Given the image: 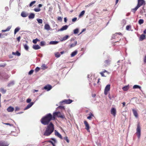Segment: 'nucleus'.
I'll return each mask as SVG.
<instances>
[{"label": "nucleus", "mask_w": 146, "mask_h": 146, "mask_svg": "<svg viewBox=\"0 0 146 146\" xmlns=\"http://www.w3.org/2000/svg\"><path fill=\"white\" fill-rule=\"evenodd\" d=\"M53 120V116L51 113H49L46 114L41 119V123L44 125H47L50 121Z\"/></svg>", "instance_id": "1"}, {"label": "nucleus", "mask_w": 146, "mask_h": 146, "mask_svg": "<svg viewBox=\"0 0 146 146\" xmlns=\"http://www.w3.org/2000/svg\"><path fill=\"white\" fill-rule=\"evenodd\" d=\"M54 125L50 123L46 127L43 135L45 136H49L53 132L54 130Z\"/></svg>", "instance_id": "2"}, {"label": "nucleus", "mask_w": 146, "mask_h": 146, "mask_svg": "<svg viewBox=\"0 0 146 146\" xmlns=\"http://www.w3.org/2000/svg\"><path fill=\"white\" fill-rule=\"evenodd\" d=\"M53 120L55 119V117L57 116L59 117H60L62 119H64L65 117L64 114H61L60 112H56L53 113Z\"/></svg>", "instance_id": "3"}, {"label": "nucleus", "mask_w": 146, "mask_h": 146, "mask_svg": "<svg viewBox=\"0 0 146 146\" xmlns=\"http://www.w3.org/2000/svg\"><path fill=\"white\" fill-rule=\"evenodd\" d=\"M141 127L140 125V123H138L137 125L136 129V134L138 138H139L141 136Z\"/></svg>", "instance_id": "4"}, {"label": "nucleus", "mask_w": 146, "mask_h": 146, "mask_svg": "<svg viewBox=\"0 0 146 146\" xmlns=\"http://www.w3.org/2000/svg\"><path fill=\"white\" fill-rule=\"evenodd\" d=\"M121 33H116L113 35L112 37L114 39L116 38H118V39H119V40H120V38L121 37Z\"/></svg>", "instance_id": "5"}, {"label": "nucleus", "mask_w": 146, "mask_h": 146, "mask_svg": "<svg viewBox=\"0 0 146 146\" xmlns=\"http://www.w3.org/2000/svg\"><path fill=\"white\" fill-rule=\"evenodd\" d=\"M145 4V1L144 0H138V3L137 6L139 8L143 5H144Z\"/></svg>", "instance_id": "6"}, {"label": "nucleus", "mask_w": 146, "mask_h": 146, "mask_svg": "<svg viewBox=\"0 0 146 146\" xmlns=\"http://www.w3.org/2000/svg\"><path fill=\"white\" fill-rule=\"evenodd\" d=\"M110 84H108L105 87L104 91V93L105 95H107L108 92L110 91Z\"/></svg>", "instance_id": "7"}, {"label": "nucleus", "mask_w": 146, "mask_h": 146, "mask_svg": "<svg viewBox=\"0 0 146 146\" xmlns=\"http://www.w3.org/2000/svg\"><path fill=\"white\" fill-rule=\"evenodd\" d=\"M84 123L85 125V129L87 130L88 132H90V127L88 123L86 121H84Z\"/></svg>", "instance_id": "8"}, {"label": "nucleus", "mask_w": 146, "mask_h": 146, "mask_svg": "<svg viewBox=\"0 0 146 146\" xmlns=\"http://www.w3.org/2000/svg\"><path fill=\"white\" fill-rule=\"evenodd\" d=\"M116 109L115 108H113L111 110V113L114 117L115 116L116 114Z\"/></svg>", "instance_id": "9"}, {"label": "nucleus", "mask_w": 146, "mask_h": 146, "mask_svg": "<svg viewBox=\"0 0 146 146\" xmlns=\"http://www.w3.org/2000/svg\"><path fill=\"white\" fill-rule=\"evenodd\" d=\"M110 60L109 59L105 60L104 62L103 66L104 67H106L109 66L110 64Z\"/></svg>", "instance_id": "10"}, {"label": "nucleus", "mask_w": 146, "mask_h": 146, "mask_svg": "<svg viewBox=\"0 0 146 146\" xmlns=\"http://www.w3.org/2000/svg\"><path fill=\"white\" fill-rule=\"evenodd\" d=\"M52 88V86L50 85H47L45 86L44 88V89L46 90L47 91H49Z\"/></svg>", "instance_id": "11"}, {"label": "nucleus", "mask_w": 146, "mask_h": 146, "mask_svg": "<svg viewBox=\"0 0 146 146\" xmlns=\"http://www.w3.org/2000/svg\"><path fill=\"white\" fill-rule=\"evenodd\" d=\"M55 135L56 136L60 138L61 139H62V137L61 135L56 130L54 131Z\"/></svg>", "instance_id": "12"}, {"label": "nucleus", "mask_w": 146, "mask_h": 146, "mask_svg": "<svg viewBox=\"0 0 146 146\" xmlns=\"http://www.w3.org/2000/svg\"><path fill=\"white\" fill-rule=\"evenodd\" d=\"M34 103L33 102H31L29 104H28L26 107L24 109V110H27L30 108H31L32 105Z\"/></svg>", "instance_id": "13"}, {"label": "nucleus", "mask_w": 146, "mask_h": 146, "mask_svg": "<svg viewBox=\"0 0 146 146\" xmlns=\"http://www.w3.org/2000/svg\"><path fill=\"white\" fill-rule=\"evenodd\" d=\"M72 100L70 99L65 100L63 102L65 103L66 104H70L72 102Z\"/></svg>", "instance_id": "14"}, {"label": "nucleus", "mask_w": 146, "mask_h": 146, "mask_svg": "<svg viewBox=\"0 0 146 146\" xmlns=\"http://www.w3.org/2000/svg\"><path fill=\"white\" fill-rule=\"evenodd\" d=\"M14 110V108L11 106L9 107L7 109V110L9 112H12Z\"/></svg>", "instance_id": "15"}, {"label": "nucleus", "mask_w": 146, "mask_h": 146, "mask_svg": "<svg viewBox=\"0 0 146 146\" xmlns=\"http://www.w3.org/2000/svg\"><path fill=\"white\" fill-rule=\"evenodd\" d=\"M132 111L134 115L137 118L138 117V114L137 111L134 109H132Z\"/></svg>", "instance_id": "16"}, {"label": "nucleus", "mask_w": 146, "mask_h": 146, "mask_svg": "<svg viewBox=\"0 0 146 146\" xmlns=\"http://www.w3.org/2000/svg\"><path fill=\"white\" fill-rule=\"evenodd\" d=\"M68 27V26L67 25H65L64 26H63L59 30V31H63L64 30H66L67 29Z\"/></svg>", "instance_id": "17"}, {"label": "nucleus", "mask_w": 146, "mask_h": 146, "mask_svg": "<svg viewBox=\"0 0 146 146\" xmlns=\"http://www.w3.org/2000/svg\"><path fill=\"white\" fill-rule=\"evenodd\" d=\"M33 48L35 50H38L40 48V47L38 45H33Z\"/></svg>", "instance_id": "18"}, {"label": "nucleus", "mask_w": 146, "mask_h": 146, "mask_svg": "<svg viewBox=\"0 0 146 146\" xmlns=\"http://www.w3.org/2000/svg\"><path fill=\"white\" fill-rule=\"evenodd\" d=\"M44 28L45 29L49 31L50 30V28L48 24H46L44 25Z\"/></svg>", "instance_id": "19"}, {"label": "nucleus", "mask_w": 146, "mask_h": 146, "mask_svg": "<svg viewBox=\"0 0 146 146\" xmlns=\"http://www.w3.org/2000/svg\"><path fill=\"white\" fill-rule=\"evenodd\" d=\"M88 115L89 116L87 117V118L89 120H91L92 117L94 116L93 114L91 112L89 113Z\"/></svg>", "instance_id": "20"}, {"label": "nucleus", "mask_w": 146, "mask_h": 146, "mask_svg": "<svg viewBox=\"0 0 146 146\" xmlns=\"http://www.w3.org/2000/svg\"><path fill=\"white\" fill-rule=\"evenodd\" d=\"M35 17V15L33 13H31L29 14V19H33Z\"/></svg>", "instance_id": "21"}, {"label": "nucleus", "mask_w": 146, "mask_h": 146, "mask_svg": "<svg viewBox=\"0 0 146 146\" xmlns=\"http://www.w3.org/2000/svg\"><path fill=\"white\" fill-rule=\"evenodd\" d=\"M11 26H9L6 29L2 30L1 31L3 32H6L10 30L11 28Z\"/></svg>", "instance_id": "22"}, {"label": "nucleus", "mask_w": 146, "mask_h": 146, "mask_svg": "<svg viewBox=\"0 0 146 146\" xmlns=\"http://www.w3.org/2000/svg\"><path fill=\"white\" fill-rule=\"evenodd\" d=\"M139 8V7L137 6L134 8L132 9L131 10V11L134 13H135Z\"/></svg>", "instance_id": "23"}, {"label": "nucleus", "mask_w": 146, "mask_h": 146, "mask_svg": "<svg viewBox=\"0 0 146 146\" xmlns=\"http://www.w3.org/2000/svg\"><path fill=\"white\" fill-rule=\"evenodd\" d=\"M12 54L15 55H17L19 56L21 54L18 51H17L15 52H13Z\"/></svg>", "instance_id": "24"}, {"label": "nucleus", "mask_w": 146, "mask_h": 146, "mask_svg": "<svg viewBox=\"0 0 146 146\" xmlns=\"http://www.w3.org/2000/svg\"><path fill=\"white\" fill-rule=\"evenodd\" d=\"M145 35L143 34L141 35L139 38L140 40H144L145 38Z\"/></svg>", "instance_id": "25"}, {"label": "nucleus", "mask_w": 146, "mask_h": 146, "mask_svg": "<svg viewBox=\"0 0 146 146\" xmlns=\"http://www.w3.org/2000/svg\"><path fill=\"white\" fill-rule=\"evenodd\" d=\"M77 53V51L76 50H75L71 54V57H73L76 55Z\"/></svg>", "instance_id": "26"}, {"label": "nucleus", "mask_w": 146, "mask_h": 146, "mask_svg": "<svg viewBox=\"0 0 146 146\" xmlns=\"http://www.w3.org/2000/svg\"><path fill=\"white\" fill-rule=\"evenodd\" d=\"M21 15L23 17H26L27 16V14L26 13L24 12L21 13Z\"/></svg>", "instance_id": "27"}, {"label": "nucleus", "mask_w": 146, "mask_h": 146, "mask_svg": "<svg viewBox=\"0 0 146 146\" xmlns=\"http://www.w3.org/2000/svg\"><path fill=\"white\" fill-rule=\"evenodd\" d=\"M15 84L14 82L13 81L10 82L8 84V86H11Z\"/></svg>", "instance_id": "28"}, {"label": "nucleus", "mask_w": 146, "mask_h": 146, "mask_svg": "<svg viewBox=\"0 0 146 146\" xmlns=\"http://www.w3.org/2000/svg\"><path fill=\"white\" fill-rule=\"evenodd\" d=\"M133 89L139 88L140 90L141 89V88L140 86L136 85H134L133 87Z\"/></svg>", "instance_id": "29"}, {"label": "nucleus", "mask_w": 146, "mask_h": 146, "mask_svg": "<svg viewBox=\"0 0 146 146\" xmlns=\"http://www.w3.org/2000/svg\"><path fill=\"white\" fill-rule=\"evenodd\" d=\"M129 88V87L128 86H125L122 88L123 90L124 91H127Z\"/></svg>", "instance_id": "30"}, {"label": "nucleus", "mask_w": 146, "mask_h": 146, "mask_svg": "<svg viewBox=\"0 0 146 146\" xmlns=\"http://www.w3.org/2000/svg\"><path fill=\"white\" fill-rule=\"evenodd\" d=\"M0 146H8V145H5L4 142L0 141Z\"/></svg>", "instance_id": "31"}, {"label": "nucleus", "mask_w": 146, "mask_h": 146, "mask_svg": "<svg viewBox=\"0 0 146 146\" xmlns=\"http://www.w3.org/2000/svg\"><path fill=\"white\" fill-rule=\"evenodd\" d=\"M20 29L19 28L17 27L14 30V34L15 35L20 30Z\"/></svg>", "instance_id": "32"}, {"label": "nucleus", "mask_w": 146, "mask_h": 146, "mask_svg": "<svg viewBox=\"0 0 146 146\" xmlns=\"http://www.w3.org/2000/svg\"><path fill=\"white\" fill-rule=\"evenodd\" d=\"M36 1H33L31 2L29 5V7H31L33 5L36 3Z\"/></svg>", "instance_id": "33"}, {"label": "nucleus", "mask_w": 146, "mask_h": 146, "mask_svg": "<svg viewBox=\"0 0 146 146\" xmlns=\"http://www.w3.org/2000/svg\"><path fill=\"white\" fill-rule=\"evenodd\" d=\"M25 49L27 50L28 51L29 50V47L27 44H25L23 45Z\"/></svg>", "instance_id": "34"}, {"label": "nucleus", "mask_w": 146, "mask_h": 146, "mask_svg": "<svg viewBox=\"0 0 146 146\" xmlns=\"http://www.w3.org/2000/svg\"><path fill=\"white\" fill-rule=\"evenodd\" d=\"M58 42L57 41H52L50 42V44H57Z\"/></svg>", "instance_id": "35"}, {"label": "nucleus", "mask_w": 146, "mask_h": 146, "mask_svg": "<svg viewBox=\"0 0 146 146\" xmlns=\"http://www.w3.org/2000/svg\"><path fill=\"white\" fill-rule=\"evenodd\" d=\"M1 92L2 94H4L6 93V90L4 88H2L1 89Z\"/></svg>", "instance_id": "36"}, {"label": "nucleus", "mask_w": 146, "mask_h": 146, "mask_svg": "<svg viewBox=\"0 0 146 146\" xmlns=\"http://www.w3.org/2000/svg\"><path fill=\"white\" fill-rule=\"evenodd\" d=\"M55 56L56 58H58L60 57V55L58 52H56L55 53Z\"/></svg>", "instance_id": "37"}, {"label": "nucleus", "mask_w": 146, "mask_h": 146, "mask_svg": "<svg viewBox=\"0 0 146 146\" xmlns=\"http://www.w3.org/2000/svg\"><path fill=\"white\" fill-rule=\"evenodd\" d=\"M40 40L37 38H36L33 40V42L34 44H36L37 41H39Z\"/></svg>", "instance_id": "38"}, {"label": "nucleus", "mask_w": 146, "mask_h": 146, "mask_svg": "<svg viewBox=\"0 0 146 146\" xmlns=\"http://www.w3.org/2000/svg\"><path fill=\"white\" fill-rule=\"evenodd\" d=\"M79 30L78 29H74V33L75 34H77L78 33Z\"/></svg>", "instance_id": "39"}, {"label": "nucleus", "mask_w": 146, "mask_h": 146, "mask_svg": "<svg viewBox=\"0 0 146 146\" xmlns=\"http://www.w3.org/2000/svg\"><path fill=\"white\" fill-rule=\"evenodd\" d=\"M77 43V41H75L74 43L71 44L70 46V47L71 48L75 46L76 45Z\"/></svg>", "instance_id": "40"}, {"label": "nucleus", "mask_w": 146, "mask_h": 146, "mask_svg": "<svg viewBox=\"0 0 146 146\" xmlns=\"http://www.w3.org/2000/svg\"><path fill=\"white\" fill-rule=\"evenodd\" d=\"M138 23L139 24H141L144 23V21L142 19H140L139 20Z\"/></svg>", "instance_id": "41"}, {"label": "nucleus", "mask_w": 146, "mask_h": 146, "mask_svg": "<svg viewBox=\"0 0 146 146\" xmlns=\"http://www.w3.org/2000/svg\"><path fill=\"white\" fill-rule=\"evenodd\" d=\"M37 21L39 23L41 24L42 23V19H36Z\"/></svg>", "instance_id": "42"}, {"label": "nucleus", "mask_w": 146, "mask_h": 146, "mask_svg": "<svg viewBox=\"0 0 146 146\" xmlns=\"http://www.w3.org/2000/svg\"><path fill=\"white\" fill-rule=\"evenodd\" d=\"M85 12V11L84 10V11H82L81 12V13H80V14L79 15V16L80 17H81V16H82V15H83L84 14Z\"/></svg>", "instance_id": "43"}, {"label": "nucleus", "mask_w": 146, "mask_h": 146, "mask_svg": "<svg viewBox=\"0 0 146 146\" xmlns=\"http://www.w3.org/2000/svg\"><path fill=\"white\" fill-rule=\"evenodd\" d=\"M131 29V27L130 25H127L126 27V29L127 30H130Z\"/></svg>", "instance_id": "44"}, {"label": "nucleus", "mask_w": 146, "mask_h": 146, "mask_svg": "<svg viewBox=\"0 0 146 146\" xmlns=\"http://www.w3.org/2000/svg\"><path fill=\"white\" fill-rule=\"evenodd\" d=\"M64 139L68 143H69V140L68 139V137L67 136H66L65 137H64Z\"/></svg>", "instance_id": "45"}, {"label": "nucleus", "mask_w": 146, "mask_h": 146, "mask_svg": "<svg viewBox=\"0 0 146 146\" xmlns=\"http://www.w3.org/2000/svg\"><path fill=\"white\" fill-rule=\"evenodd\" d=\"M45 43L44 41H42L40 43V45L42 46H43L45 45Z\"/></svg>", "instance_id": "46"}, {"label": "nucleus", "mask_w": 146, "mask_h": 146, "mask_svg": "<svg viewBox=\"0 0 146 146\" xmlns=\"http://www.w3.org/2000/svg\"><path fill=\"white\" fill-rule=\"evenodd\" d=\"M68 36L66 35L63 38V40H65L68 39Z\"/></svg>", "instance_id": "47"}, {"label": "nucleus", "mask_w": 146, "mask_h": 146, "mask_svg": "<svg viewBox=\"0 0 146 146\" xmlns=\"http://www.w3.org/2000/svg\"><path fill=\"white\" fill-rule=\"evenodd\" d=\"M34 10L36 12H39L40 11V9L39 8H35L34 9Z\"/></svg>", "instance_id": "48"}, {"label": "nucleus", "mask_w": 146, "mask_h": 146, "mask_svg": "<svg viewBox=\"0 0 146 146\" xmlns=\"http://www.w3.org/2000/svg\"><path fill=\"white\" fill-rule=\"evenodd\" d=\"M34 72L33 70H31L29 72V74L31 75Z\"/></svg>", "instance_id": "49"}, {"label": "nucleus", "mask_w": 146, "mask_h": 146, "mask_svg": "<svg viewBox=\"0 0 146 146\" xmlns=\"http://www.w3.org/2000/svg\"><path fill=\"white\" fill-rule=\"evenodd\" d=\"M143 61L144 63H146V55H145L143 58Z\"/></svg>", "instance_id": "50"}, {"label": "nucleus", "mask_w": 146, "mask_h": 146, "mask_svg": "<svg viewBox=\"0 0 146 146\" xmlns=\"http://www.w3.org/2000/svg\"><path fill=\"white\" fill-rule=\"evenodd\" d=\"M48 142H49L51 143L52 145L53 146H56L55 144L51 141H50V140L48 141Z\"/></svg>", "instance_id": "51"}, {"label": "nucleus", "mask_w": 146, "mask_h": 146, "mask_svg": "<svg viewBox=\"0 0 146 146\" xmlns=\"http://www.w3.org/2000/svg\"><path fill=\"white\" fill-rule=\"evenodd\" d=\"M40 70V68L38 67L36 68L35 69V71L36 72H38Z\"/></svg>", "instance_id": "52"}, {"label": "nucleus", "mask_w": 146, "mask_h": 146, "mask_svg": "<svg viewBox=\"0 0 146 146\" xmlns=\"http://www.w3.org/2000/svg\"><path fill=\"white\" fill-rule=\"evenodd\" d=\"M77 18L76 17H74V18L72 19V22H75L77 20Z\"/></svg>", "instance_id": "53"}, {"label": "nucleus", "mask_w": 146, "mask_h": 146, "mask_svg": "<svg viewBox=\"0 0 146 146\" xmlns=\"http://www.w3.org/2000/svg\"><path fill=\"white\" fill-rule=\"evenodd\" d=\"M104 73L103 72H101L100 73V74H101L102 76L103 77H105L106 76H105L104 74Z\"/></svg>", "instance_id": "54"}, {"label": "nucleus", "mask_w": 146, "mask_h": 146, "mask_svg": "<svg viewBox=\"0 0 146 146\" xmlns=\"http://www.w3.org/2000/svg\"><path fill=\"white\" fill-rule=\"evenodd\" d=\"M4 124H5L6 125H9L10 126H12L13 125L12 124L9 123H4Z\"/></svg>", "instance_id": "55"}, {"label": "nucleus", "mask_w": 146, "mask_h": 146, "mask_svg": "<svg viewBox=\"0 0 146 146\" xmlns=\"http://www.w3.org/2000/svg\"><path fill=\"white\" fill-rule=\"evenodd\" d=\"M31 101V100L30 99L28 98L27 100V103H30Z\"/></svg>", "instance_id": "56"}, {"label": "nucleus", "mask_w": 146, "mask_h": 146, "mask_svg": "<svg viewBox=\"0 0 146 146\" xmlns=\"http://www.w3.org/2000/svg\"><path fill=\"white\" fill-rule=\"evenodd\" d=\"M19 110H20V108L18 107H16L15 108V111H19Z\"/></svg>", "instance_id": "57"}, {"label": "nucleus", "mask_w": 146, "mask_h": 146, "mask_svg": "<svg viewBox=\"0 0 146 146\" xmlns=\"http://www.w3.org/2000/svg\"><path fill=\"white\" fill-rule=\"evenodd\" d=\"M21 38V37L20 36H19L17 38V40L18 41V42H19L20 41Z\"/></svg>", "instance_id": "58"}, {"label": "nucleus", "mask_w": 146, "mask_h": 146, "mask_svg": "<svg viewBox=\"0 0 146 146\" xmlns=\"http://www.w3.org/2000/svg\"><path fill=\"white\" fill-rule=\"evenodd\" d=\"M42 67L43 68V69H44L46 68V66L44 65H43L42 66Z\"/></svg>", "instance_id": "59"}, {"label": "nucleus", "mask_w": 146, "mask_h": 146, "mask_svg": "<svg viewBox=\"0 0 146 146\" xmlns=\"http://www.w3.org/2000/svg\"><path fill=\"white\" fill-rule=\"evenodd\" d=\"M58 20L59 21H61L62 20V18L61 17H58Z\"/></svg>", "instance_id": "60"}, {"label": "nucleus", "mask_w": 146, "mask_h": 146, "mask_svg": "<svg viewBox=\"0 0 146 146\" xmlns=\"http://www.w3.org/2000/svg\"><path fill=\"white\" fill-rule=\"evenodd\" d=\"M96 96V94H92V96L93 97V98H94Z\"/></svg>", "instance_id": "61"}, {"label": "nucleus", "mask_w": 146, "mask_h": 146, "mask_svg": "<svg viewBox=\"0 0 146 146\" xmlns=\"http://www.w3.org/2000/svg\"><path fill=\"white\" fill-rule=\"evenodd\" d=\"M38 91V90H33V92L34 93H35V92H37Z\"/></svg>", "instance_id": "62"}, {"label": "nucleus", "mask_w": 146, "mask_h": 146, "mask_svg": "<svg viewBox=\"0 0 146 146\" xmlns=\"http://www.w3.org/2000/svg\"><path fill=\"white\" fill-rule=\"evenodd\" d=\"M122 104H123V107H124L125 106V102H123L122 103Z\"/></svg>", "instance_id": "63"}, {"label": "nucleus", "mask_w": 146, "mask_h": 146, "mask_svg": "<svg viewBox=\"0 0 146 146\" xmlns=\"http://www.w3.org/2000/svg\"><path fill=\"white\" fill-rule=\"evenodd\" d=\"M64 20L65 22H66H66L67 20V19L66 18H64Z\"/></svg>", "instance_id": "64"}]
</instances>
